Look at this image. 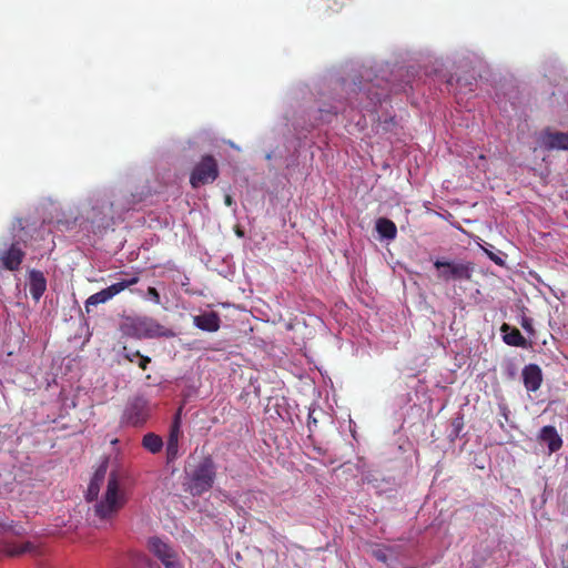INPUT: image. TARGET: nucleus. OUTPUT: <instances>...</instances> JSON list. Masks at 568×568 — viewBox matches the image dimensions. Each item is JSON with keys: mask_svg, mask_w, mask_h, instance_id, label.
Returning <instances> with one entry per match:
<instances>
[{"mask_svg": "<svg viewBox=\"0 0 568 568\" xmlns=\"http://www.w3.org/2000/svg\"><path fill=\"white\" fill-rule=\"evenodd\" d=\"M120 331L124 336L145 339V338H172L175 332L160 324L156 320L149 316L126 317L120 325Z\"/></svg>", "mask_w": 568, "mask_h": 568, "instance_id": "nucleus-1", "label": "nucleus"}, {"mask_svg": "<svg viewBox=\"0 0 568 568\" xmlns=\"http://www.w3.org/2000/svg\"><path fill=\"white\" fill-rule=\"evenodd\" d=\"M130 209V202L121 203L120 200L100 197L88 211L87 219L97 230H105L114 224L115 215L120 216Z\"/></svg>", "mask_w": 568, "mask_h": 568, "instance_id": "nucleus-2", "label": "nucleus"}, {"mask_svg": "<svg viewBox=\"0 0 568 568\" xmlns=\"http://www.w3.org/2000/svg\"><path fill=\"white\" fill-rule=\"evenodd\" d=\"M126 503L125 493L120 487L119 473L109 474L106 490L103 499L95 505L94 511L101 519L115 515Z\"/></svg>", "mask_w": 568, "mask_h": 568, "instance_id": "nucleus-3", "label": "nucleus"}, {"mask_svg": "<svg viewBox=\"0 0 568 568\" xmlns=\"http://www.w3.org/2000/svg\"><path fill=\"white\" fill-rule=\"evenodd\" d=\"M215 477V464L211 457H205L187 473L185 481L186 491L192 496H201L213 487Z\"/></svg>", "mask_w": 568, "mask_h": 568, "instance_id": "nucleus-4", "label": "nucleus"}, {"mask_svg": "<svg viewBox=\"0 0 568 568\" xmlns=\"http://www.w3.org/2000/svg\"><path fill=\"white\" fill-rule=\"evenodd\" d=\"M434 266L438 270V278L444 282L470 281L474 273L471 262H450L436 260Z\"/></svg>", "mask_w": 568, "mask_h": 568, "instance_id": "nucleus-5", "label": "nucleus"}, {"mask_svg": "<svg viewBox=\"0 0 568 568\" xmlns=\"http://www.w3.org/2000/svg\"><path fill=\"white\" fill-rule=\"evenodd\" d=\"M219 178V164L214 156L207 154L202 156L190 175V184L193 189L213 183Z\"/></svg>", "mask_w": 568, "mask_h": 568, "instance_id": "nucleus-6", "label": "nucleus"}, {"mask_svg": "<svg viewBox=\"0 0 568 568\" xmlns=\"http://www.w3.org/2000/svg\"><path fill=\"white\" fill-rule=\"evenodd\" d=\"M151 414L150 404L143 396L130 398L122 414V423L131 426H142Z\"/></svg>", "mask_w": 568, "mask_h": 568, "instance_id": "nucleus-7", "label": "nucleus"}, {"mask_svg": "<svg viewBox=\"0 0 568 568\" xmlns=\"http://www.w3.org/2000/svg\"><path fill=\"white\" fill-rule=\"evenodd\" d=\"M539 144L545 150H568V131L559 132L546 129L540 133Z\"/></svg>", "mask_w": 568, "mask_h": 568, "instance_id": "nucleus-8", "label": "nucleus"}, {"mask_svg": "<svg viewBox=\"0 0 568 568\" xmlns=\"http://www.w3.org/2000/svg\"><path fill=\"white\" fill-rule=\"evenodd\" d=\"M523 383L528 392H537L542 383V372L537 364H528L521 372Z\"/></svg>", "mask_w": 568, "mask_h": 568, "instance_id": "nucleus-9", "label": "nucleus"}, {"mask_svg": "<svg viewBox=\"0 0 568 568\" xmlns=\"http://www.w3.org/2000/svg\"><path fill=\"white\" fill-rule=\"evenodd\" d=\"M24 255L26 254L20 247L19 243H12L11 246L1 255V262L3 267L9 271L19 270L24 258Z\"/></svg>", "mask_w": 568, "mask_h": 568, "instance_id": "nucleus-10", "label": "nucleus"}, {"mask_svg": "<svg viewBox=\"0 0 568 568\" xmlns=\"http://www.w3.org/2000/svg\"><path fill=\"white\" fill-rule=\"evenodd\" d=\"M194 325L205 332L214 333L220 329L221 318L216 312H206L193 317Z\"/></svg>", "mask_w": 568, "mask_h": 568, "instance_id": "nucleus-11", "label": "nucleus"}, {"mask_svg": "<svg viewBox=\"0 0 568 568\" xmlns=\"http://www.w3.org/2000/svg\"><path fill=\"white\" fill-rule=\"evenodd\" d=\"M47 290V280L41 271L32 270L29 273V291L34 301H39Z\"/></svg>", "mask_w": 568, "mask_h": 568, "instance_id": "nucleus-12", "label": "nucleus"}, {"mask_svg": "<svg viewBox=\"0 0 568 568\" xmlns=\"http://www.w3.org/2000/svg\"><path fill=\"white\" fill-rule=\"evenodd\" d=\"M500 332L504 333L503 339L507 345L523 348L528 347L527 339L521 335L518 328L504 323L500 327Z\"/></svg>", "mask_w": 568, "mask_h": 568, "instance_id": "nucleus-13", "label": "nucleus"}, {"mask_svg": "<svg viewBox=\"0 0 568 568\" xmlns=\"http://www.w3.org/2000/svg\"><path fill=\"white\" fill-rule=\"evenodd\" d=\"M539 439L548 445L550 453L558 452L562 446V439L554 426H544L539 433Z\"/></svg>", "mask_w": 568, "mask_h": 568, "instance_id": "nucleus-14", "label": "nucleus"}, {"mask_svg": "<svg viewBox=\"0 0 568 568\" xmlns=\"http://www.w3.org/2000/svg\"><path fill=\"white\" fill-rule=\"evenodd\" d=\"M105 474H106V465L105 464H102L99 466V468L95 470L90 484H89V487H88V491H87V499L89 501L91 500H94L98 498V495H99V491H100V488L104 481V478H105Z\"/></svg>", "mask_w": 568, "mask_h": 568, "instance_id": "nucleus-15", "label": "nucleus"}, {"mask_svg": "<svg viewBox=\"0 0 568 568\" xmlns=\"http://www.w3.org/2000/svg\"><path fill=\"white\" fill-rule=\"evenodd\" d=\"M118 294L115 286L110 285L109 287L92 294L87 301H85V311L89 313L91 306H97L99 304L105 303L109 300H111L113 296Z\"/></svg>", "mask_w": 568, "mask_h": 568, "instance_id": "nucleus-16", "label": "nucleus"}, {"mask_svg": "<svg viewBox=\"0 0 568 568\" xmlns=\"http://www.w3.org/2000/svg\"><path fill=\"white\" fill-rule=\"evenodd\" d=\"M148 548L158 559L165 557L170 552L174 551V548L170 544L165 542L156 536L149 538Z\"/></svg>", "mask_w": 568, "mask_h": 568, "instance_id": "nucleus-17", "label": "nucleus"}, {"mask_svg": "<svg viewBox=\"0 0 568 568\" xmlns=\"http://www.w3.org/2000/svg\"><path fill=\"white\" fill-rule=\"evenodd\" d=\"M122 355L128 362L136 363L138 366L143 371H145L151 363V358L149 356L142 355L140 351L128 346H123Z\"/></svg>", "mask_w": 568, "mask_h": 568, "instance_id": "nucleus-18", "label": "nucleus"}, {"mask_svg": "<svg viewBox=\"0 0 568 568\" xmlns=\"http://www.w3.org/2000/svg\"><path fill=\"white\" fill-rule=\"evenodd\" d=\"M376 231L386 240H394L397 235V227L395 223L386 217H379L376 221Z\"/></svg>", "mask_w": 568, "mask_h": 568, "instance_id": "nucleus-19", "label": "nucleus"}, {"mask_svg": "<svg viewBox=\"0 0 568 568\" xmlns=\"http://www.w3.org/2000/svg\"><path fill=\"white\" fill-rule=\"evenodd\" d=\"M142 447L151 454H158L163 448V440L161 436L154 433H148L142 438Z\"/></svg>", "mask_w": 568, "mask_h": 568, "instance_id": "nucleus-20", "label": "nucleus"}, {"mask_svg": "<svg viewBox=\"0 0 568 568\" xmlns=\"http://www.w3.org/2000/svg\"><path fill=\"white\" fill-rule=\"evenodd\" d=\"M32 549H33V546L31 542H23V544L7 542L3 545L2 551L7 556L14 557V556H19V555L29 552Z\"/></svg>", "mask_w": 568, "mask_h": 568, "instance_id": "nucleus-21", "label": "nucleus"}, {"mask_svg": "<svg viewBox=\"0 0 568 568\" xmlns=\"http://www.w3.org/2000/svg\"><path fill=\"white\" fill-rule=\"evenodd\" d=\"M165 568H183L178 551L170 552L165 557L159 559Z\"/></svg>", "mask_w": 568, "mask_h": 568, "instance_id": "nucleus-22", "label": "nucleus"}, {"mask_svg": "<svg viewBox=\"0 0 568 568\" xmlns=\"http://www.w3.org/2000/svg\"><path fill=\"white\" fill-rule=\"evenodd\" d=\"M181 420L180 415L178 414L174 418V422L172 423L170 427V434L168 437V440L179 443L180 434H181Z\"/></svg>", "mask_w": 568, "mask_h": 568, "instance_id": "nucleus-23", "label": "nucleus"}, {"mask_svg": "<svg viewBox=\"0 0 568 568\" xmlns=\"http://www.w3.org/2000/svg\"><path fill=\"white\" fill-rule=\"evenodd\" d=\"M129 560L134 566H141V565H148L150 559L146 557V555L140 552V551H129L128 552Z\"/></svg>", "mask_w": 568, "mask_h": 568, "instance_id": "nucleus-24", "label": "nucleus"}, {"mask_svg": "<svg viewBox=\"0 0 568 568\" xmlns=\"http://www.w3.org/2000/svg\"><path fill=\"white\" fill-rule=\"evenodd\" d=\"M390 551V548L386 547H378L373 549L372 555L374 558H376L378 561L386 564L389 568L393 567L388 562V552Z\"/></svg>", "mask_w": 568, "mask_h": 568, "instance_id": "nucleus-25", "label": "nucleus"}, {"mask_svg": "<svg viewBox=\"0 0 568 568\" xmlns=\"http://www.w3.org/2000/svg\"><path fill=\"white\" fill-rule=\"evenodd\" d=\"M140 281L139 276L138 275H133L131 276L130 278H125V280H122L118 283H114L113 286H115V290L119 293H121L122 291H124L125 288L132 286V285H135L138 284Z\"/></svg>", "mask_w": 568, "mask_h": 568, "instance_id": "nucleus-26", "label": "nucleus"}, {"mask_svg": "<svg viewBox=\"0 0 568 568\" xmlns=\"http://www.w3.org/2000/svg\"><path fill=\"white\" fill-rule=\"evenodd\" d=\"M179 443L166 440V458L168 462H172L178 457Z\"/></svg>", "mask_w": 568, "mask_h": 568, "instance_id": "nucleus-27", "label": "nucleus"}, {"mask_svg": "<svg viewBox=\"0 0 568 568\" xmlns=\"http://www.w3.org/2000/svg\"><path fill=\"white\" fill-rule=\"evenodd\" d=\"M520 326L530 335H534L535 334V329H534V325H532V320L528 316H523L521 320H520Z\"/></svg>", "mask_w": 568, "mask_h": 568, "instance_id": "nucleus-28", "label": "nucleus"}, {"mask_svg": "<svg viewBox=\"0 0 568 568\" xmlns=\"http://www.w3.org/2000/svg\"><path fill=\"white\" fill-rule=\"evenodd\" d=\"M485 253L487 254V256L497 265L499 266H504L505 265V261L498 256L497 254H495L494 252L491 251H488L487 248H484Z\"/></svg>", "mask_w": 568, "mask_h": 568, "instance_id": "nucleus-29", "label": "nucleus"}, {"mask_svg": "<svg viewBox=\"0 0 568 568\" xmlns=\"http://www.w3.org/2000/svg\"><path fill=\"white\" fill-rule=\"evenodd\" d=\"M366 93L368 94V98L371 100V102L376 105L377 103H379L382 101V98H383V93H373L371 88H367L366 89Z\"/></svg>", "mask_w": 568, "mask_h": 568, "instance_id": "nucleus-30", "label": "nucleus"}, {"mask_svg": "<svg viewBox=\"0 0 568 568\" xmlns=\"http://www.w3.org/2000/svg\"><path fill=\"white\" fill-rule=\"evenodd\" d=\"M148 296L153 301L154 304L161 303L160 293L156 291L155 287L148 288Z\"/></svg>", "mask_w": 568, "mask_h": 568, "instance_id": "nucleus-31", "label": "nucleus"}, {"mask_svg": "<svg viewBox=\"0 0 568 568\" xmlns=\"http://www.w3.org/2000/svg\"><path fill=\"white\" fill-rule=\"evenodd\" d=\"M315 410H310L308 417H307V427L310 432H313V428L317 426V418L315 417Z\"/></svg>", "mask_w": 568, "mask_h": 568, "instance_id": "nucleus-32", "label": "nucleus"}, {"mask_svg": "<svg viewBox=\"0 0 568 568\" xmlns=\"http://www.w3.org/2000/svg\"><path fill=\"white\" fill-rule=\"evenodd\" d=\"M224 203L227 205V206H231L233 204V199L230 194H226L225 197H224Z\"/></svg>", "mask_w": 568, "mask_h": 568, "instance_id": "nucleus-33", "label": "nucleus"}, {"mask_svg": "<svg viewBox=\"0 0 568 568\" xmlns=\"http://www.w3.org/2000/svg\"><path fill=\"white\" fill-rule=\"evenodd\" d=\"M465 85H469L468 90H469V91H473V88H471L473 83H471V82L466 83Z\"/></svg>", "mask_w": 568, "mask_h": 568, "instance_id": "nucleus-34", "label": "nucleus"}, {"mask_svg": "<svg viewBox=\"0 0 568 568\" xmlns=\"http://www.w3.org/2000/svg\"><path fill=\"white\" fill-rule=\"evenodd\" d=\"M456 83H457V85H462V79H460V78H458V79L456 80Z\"/></svg>", "mask_w": 568, "mask_h": 568, "instance_id": "nucleus-35", "label": "nucleus"}, {"mask_svg": "<svg viewBox=\"0 0 568 568\" xmlns=\"http://www.w3.org/2000/svg\"><path fill=\"white\" fill-rule=\"evenodd\" d=\"M333 114H337L338 110L335 108L334 110L329 111Z\"/></svg>", "mask_w": 568, "mask_h": 568, "instance_id": "nucleus-36", "label": "nucleus"}, {"mask_svg": "<svg viewBox=\"0 0 568 568\" xmlns=\"http://www.w3.org/2000/svg\"><path fill=\"white\" fill-rule=\"evenodd\" d=\"M503 410H504V416L507 418V414H506L507 407H504Z\"/></svg>", "mask_w": 568, "mask_h": 568, "instance_id": "nucleus-37", "label": "nucleus"}, {"mask_svg": "<svg viewBox=\"0 0 568 568\" xmlns=\"http://www.w3.org/2000/svg\"><path fill=\"white\" fill-rule=\"evenodd\" d=\"M453 80H454V78L452 77V78L448 80V84H453Z\"/></svg>", "mask_w": 568, "mask_h": 568, "instance_id": "nucleus-38", "label": "nucleus"}]
</instances>
